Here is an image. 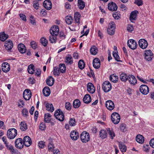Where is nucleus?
Masks as SVG:
<instances>
[{
    "label": "nucleus",
    "mask_w": 154,
    "mask_h": 154,
    "mask_svg": "<svg viewBox=\"0 0 154 154\" xmlns=\"http://www.w3.org/2000/svg\"><path fill=\"white\" fill-rule=\"evenodd\" d=\"M2 140L5 145L7 149L10 151L12 154H18V151L14 147L7 141L6 137L4 136L2 137Z\"/></svg>",
    "instance_id": "nucleus-1"
},
{
    "label": "nucleus",
    "mask_w": 154,
    "mask_h": 154,
    "mask_svg": "<svg viewBox=\"0 0 154 154\" xmlns=\"http://www.w3.org/2000/svg\"><path fill=\"white\" fill-rule=\"evenodd\" d=\"M54 116L56 119L60 121H63L64 119V114L61 110L58 109L55 112Z\"/></svg>",
    "instance_id": "nucleus-2"
},
{
    "label": "nucleus",
    "mask_w": 154,
    "mask_h": 154,
    "mask_svg": "<svg viewBox=\"0 0 154 154\" xmlns=\"http://www.w3.org/2000/svg\"><path fill=\"white\" fill-rule=\"evenodd\" d=\"M17 134V131L16 129L13 128L9 129L7 132L8 137L10 139H14Z\"/></svg>",
    "instance_id": "nucleus-3"
},
{
    "label": "nucleus",
    "mask_w": 154,
    "mask_h": 154,
    "mask_svg": "<svg viewBox=\"0 0 154 154\" xmlns=\"http://www.w3.org/2000/svg\"><path fill=\"white\" fill-rule=\"evenodd\" d=\"M111 117L112 121L114 124H117L119 122L120 117L119 114L117 113L114 112L112 113Z\"/></svg>",
    "instance_id": "nucleus-4"
},
{
    "label": "nucleus",
    "mask_w": 154,
    "mask_h": 154,
    "mask_svg": "<svg viewBox=\"0 0 154 154\" xmlns=\"http://www.w3.org/2000/svg\"><path fill=\"white\" fill-rule=\"evenodd\" d=\"M80 138L81 141L83 142L86 143L90 140L89 134L86 131L82 132L80 135Z\"/></svg>",
    "instance_id": "nucleus-5"
},
{
    "label": "nucleus",
    "mask_w": 154,
    "mask_h": 154,
    "mask_svg": "<svg viewBox=\"0 0 154 154\" xmlns=\"http://www.w3.org/2000/svg\"><path fill=\"white\" fill-rule=\"evenodd\" d=\"M145 59L148 61L151 60L153 57V54L150 50H146L144 54Z\"/></svg>",
    "instance_id": "nucleus-6"
},
{
    "label": "nucleus",
    "mask_w": 154,
    "mask_h": 154,
    "mask_svg": "<svg viewBox=\"0 0 154 154\" xmlns=\"http://www.w3.org/2000/svg\"><path fill=\"white\" fill-rule=\"evenodd\" d=\"M15 145L17 148L20 149H22L24 145L22 139L20 138L16 139L15 141Z\"/></svg>",
    "instance_id": "nucleus-7"
},
{
    "label": "nucleus",
    "mask_w": 154,
    "mask_h": 154,
    "mask_svg": "<svg viewBox=\"0 0 154 154\" xmlns=\"http://www.w3.org/2000/svg\"><path fill=\"white\" fill-rule=\"evenodd\" d=\"M111 85L108 81H105L102 85V88L104 91L106 92H108L111 89Z\"/></svg>",
    "instance_id": "nucleus-8"
},
{
    "label": "nucleus",
    "mask_w": 154,
    "mask_h": 154,
    "mask_svg": "<svg viewBox=\"0 0 154 154\" xmlns=\"http://www.w3.org/2000/svg\"><path fill=\"white\" fill-rule=\"evenodd\" d=\"M31 95V92L29 89H26L23 92V97L26 100H29L30 99Z\"/></svg>",
    "instance_id": "nucleus-9"
},
{
    "label": "nucleus",
    "mask_w": 154,
    "mask_h": 154,
    "mask_svg": "<svg viewBox=\"0 0 154 154\" xmlns=\"http://www.w3.org/2000/svg\"><path fill=\"white\" fill-rule=\"evenodd\" d=\"M127 44L128 46L133 50L136 49L137 46V43L133 39L129 40L128 41Z\"/></svg>",
    "instance_id": "nucleus-10"
},
{
    "label": "nucleus",
    "mask_w": 154,
    "mask_h": 154,
    "mask_svg": "<svg viewBox=\"0 0 154 154\" xmlns=\"http://www.w3.org/2000/svg\"><path fill=\"white\" fill-rule=\"evenodd\" d=\"M140 91L144 95H146L149 91L148 87L146 85H141L140 88Z\"/></svg>",
    "instance_id": "nucleus-11"
},
{
    "label": "nucleus",
    "mask_w": 154,
    "mask_h": 154,
    "mask_svg": "<svg viewBox=\"0 0 154 154\" xmlns=\"http://www.w3.org/2000/svg\"><path fill=\"white\" fill-rule=\"evenodd\" d=\"M139 45L140 47L143 49L146 48L148 46L147 41L144 39H141L139 41Z\"/></svg>",
    "instance_id": "nucleus-12"
},
{
    "label": "nucleus",
    "mask_w": 154,
    "mask_h": 154,
    "mask_svg": "<svg viewBox=\"0 0 154 154\" xmlns=\"http://www.w3.org/2000/svg\"><path fill=\"white\" fill-rule=\"evenodd\" d=\"M105 104L106 108L109 110H112L114 108V104L113 102L111 100L107 101Z\"/></svg>",
    "instance_id": "nucleus-13"
},
{
    "label": "nucleus",
    "mask_w": 154,
    "mask_h": 154,
    "mask_svg": "<svg viewBox=\"0 0 154 154\" xmlns=\"http://www.w3.org/2000/svg\"><path fill=\"white\" fill-rule=\"evenodd\" d=\"M23 143L27 147L30 146L32 144V141L30 138L28 136H25L23 138Z\"/></svg>",
    "instance_id": "nucleus-14"
},
{
    "label": "nucleus",
    "mask_w": 154,
    "mask_h": 154,
    "mask_svg": "<svg viewBox=\"0 0 154 154\" xmlns=\"http://www.w3.org/2000/svg\"><path fill=\"white\" fill-rule=\"evenodd\" d=\"M108 8L109 10L114 11L117 10L118 7L115 3L111 2L108 4Z\"/></svg>",
    "instance_id": "nucleus-15"
},
{
    "label": "nucleus",
    "mask_w": 154,
    "mask_h": 154,
    "mask_svg": "<svg viewBox=\"0 0 154 154\" xmlns=\"http://www.w3.org/2000/svg\"><path fill=\"white\" fill-rule=\"evenodd\" d=\"M2 70L5 72H8L10 70V66L7 62H3L2 64Z\"/></svg>",
    "instance_id": "nucleus-16"
},
{
    "label": "nucleus",
    "mask_w": 154,
    "mask_h": 154,
    "mask_svg": "<svg viewBox=\"0 0 154 154\" xmlns=\"http://www.w3.org/2000/svg\"><path fill=\"white\" fill-rule=\"evenodd\" d=\"M59 32V29L58 26H55L50 30V33L51 35H55L57 36Z\"/></svg>",
    "instance_id": "nucleus-17"
},
{
    "label": "nucleus",
    "mask_w": 154,
    "mask_h": 154,
    "mask_svg": "<svg viewBox=\"0 0 154 154\" xmlns=\"http://www.w3.org/2000/svg\"><path fill=\"white\" fill-rule=\"evenodd\" d=\"M43 5L48 10H50L52 8V4L49 0H45L43 2Z\"/></svg>",
    "instance_id": "nucleus-18"
},
{
    "label": "nucleus",
    "mask_w": 154,
    "mask_h": 154,
    "mask_svg": "<svg viewBox=\"0 0 154 154\" xmlns=\"http://www.w3.org/2000/svg\"><path fill=\"white\" fill-rule=\"evenodd\" d=\"M5 49L7 51L10 50L13 48V44L12 41L10 40L6 42L4 45Z\"/></svg>",
    "instance_id": "nucleus-19"
},
{
    "label": "nucleus",
    "mask_w": 154,
    "mask_h": 154,
    "mask_svg": "<svg viewBox=\"0 0 154 154\" xmlns=\"http://www.w3.org/2000/svg\"><path fill=\"white\" fill-rule=\"evenodd\" d=\"M129 82L131 85H135L137 83V81L134 76L132 75H129Z\"/></svg>",
    "instance_id": "nucleus-20"
},
{
    "label": "nucleus",
    "mask_w": 154,
    "mask_h": 154,
    "mask_svg": "<svg viewBox=\"0 0 154 154\" xmlns=\"http://www.w3.org/2000/svg\"><path fill=\"white\" fill-rule=\"evenodd\" d=\"M87 90L90 93H94L95 91V88L93 84L91 83H88L87 86Z\"/></svg>",
    "instance_id": "nucleus-21"
},
{
    "label": "nucleus",
    "mask_w": 154,
    "mask_h": 154,
    "mask_svg": "<svg viewBox=\"0 0 154 154\" xmlns=\"http://www.w3.org/2000/svg\"><path fill=\"white\" fill-rule=\"evenodd\" d=\"M93 66L96 69L99 68L100 66V61L97 58H95L93 60Z\"/></svg>",
    "instance_id": "nucleus-22"
},
{
    "label": "nucleus",
    "mask_w": 154,
    "mask_h": 154,
    "mask_svg": "<svg viewBox=\"0 0 154 154\" xmlns=\"http://www.w3.org/2000/svg\"><path fill=\"white\" fill-rule=\"evenodd\" d=\"M44 104L45 106L46 109L48 111L51 112H53L54 110V108L51 103H47L46 102L44 103Z\"/></svg>",
    "instance_id": "nucleus-23"
},
{
    "label": "nucleus",
    "mask_w": 154,
    "mask_h": 154,
    "mask_svg": "<svg viewBox=\"0 0 154 154\" xmlns=\"http://www.w3.org/2000/svg\"><path fill=\"white\" fill-rule=\"evenodd\" d=\"M18 48L19 51L21 53H24L26 51L25 45L23 44H20L18 45Z\"/></svg>",
    "instance_id": "nucleus-24"
},
{
    "label": "nucleus",
    "mask_w": 154,
    "mask_h": 154,
    "mask_svg": "<svg viewBox=\"0 0 154 154\" xmlns=\"http://www.w3.org/2000/svg\"><path fill=\"white\" fill-rule=\"evenodd\" d=\"M138 13L137 11H135L132 12L130 17V20L131 22H133V21L135 20L136 19L137 14Z\"/></svg>",
    "instance_id": "nucleus-25"
},
{
    "label": "nucleus",
    "mask_w": 154,
    "mask_h": 154,
    "mask_svg": "<svg viewBox=\"0 0 154 154\" xmlns=\"http://www.w3.org/2000/svg\"><path fill=\"white\" fill-rule=\"evenodd\" d=\"M70 137L73 140H76L79 137V134L74 131H72L70 133Z\"/></svg>",
    "instance_id": "nucleus-26"
},
{
    "label": "nucleus",
    "mask_w": 154,
    "mask_h": 154,
    "mask_svg": "<svg viewBox=\"0 0 154 154\" xmlns=\"http://www.w3.org/2000/svg\"><path fill=\"white\" fill-rule=\"evenodd\" d=\"M120 78L121 81L126 82L128 80L129 75H128L126 74L122 73L120 75Z\"/></svg>",
    "instance_id": "nucleus-27"
},
{
    "label": "nucleus",
    "mask_w": 154,
    "mask_h": 154,
    "mask_svg": "<svg viewBox=\"0 0 154 154\" xmlns=\"http://www.w3.org/2000/svg\"><path fill=\"white\" fill-rule=\"evenodd\" d=\"M91 100V96L88 94H86L84 97L83 100L84 102L86 103H90Z\"/></svg>",
    "instance_id": "nucleus-28"
},
{
    "label": "nucleus",
    "mask_w": 154,
    "mask_h": 154,
    "mask_svg": "<svg viewBox=\"0 0 154 154\" xmlns=\"http://www.w3.org/2000/svg\"><path fill=\"white\" fill-rule=\"evenodd\" d=\"M136 141L139 143H142L144 141L143 137L140 134L137 135L136 138Z\"/></svg>",
    "instance_id": "nucleus-29"
},
{
    "label": "nucleus",
    "mask_w": 154,
    "mask_h": 154,
    "mask_svg": "<svg viewBox=\"0 0 154 154\" xmlns=\"http://www.w3.org/2000/svg\"><path fill=\"white\" fill-rule=\"evenodd\" d=\"M42 92L44 96H48L50 94V89L48 87H45L43 90Z\"/></svg>",
    "instance_id": "nucleus-30"
},
{
    "label": "nucleus",
    "mask_w": 154,
    "mask_h": 154,
    "mask_svg": "<svg viewBox=\"0 0 154 154\" xmlns=\"http://www.w3.org/2000/svg\"><path fill=\"white\" fill-rule=\"evenodd\" d=\"M20 126V128L22 131H25L27 129V124L24 121L21 122Z\"/></svg>",
    "instance_id": "nucleus-31"
},
{
    "label": "nucleus",
    "mask_w": 154,
    "mask_h": 154,
    "mask_svg": "<svg viewBox=\"0 0 154 154\" xmlns=\"http://www.w3.org/2000/svg\"><path fill=\"white\" fill-rule=\"evenodd\" d=\"M90 52L91 54L95 55L98 53V50L95 46H93L90 48Z\"/></svg>",
    "instance_id": "nucleus-32"
},
{
    "label": "nucleus",
    "mask_w": 154,
    "mask_h": 154,
    "mask_svg": "<svg viewBox=\"0 0 154 154\" xmlns=\"http://www.w3.org/2000/svg\"><path fill=\"white\" fill-rule=\"evenodd\" d=\"M8 38V35L5 33L4 32L0 33V40L3 42L5 41Z\"/></svg>",
    "instance_id": "nucleus-33"
},
{
    "label": "nucleus",
    "mask_w": 154,
    "mask_h": 154,
    "mask_svg": "<svg viewBox=\"0 0 154 154\" xmlns=\"http://www.w3.org/2000/svg\"><path fill=\"white\" fill-rule=\"evenodd\" d=\"M54 79L52 77L50 76L47 80L46 83L48 85L52 86L54 84Z\"/></svg>",
    "instance_id": "nucleus-34"
},
{
    "label": "nucleus",
    "mask_w": 154,
    "mask_h": 154,
    "mask_svg": "<svg viewBox=\"0 0 154 154\" xmlns=\"http://www.w3.org/2000/svg\"><path fill=\"white\" fill-rule=\"evenodd\" d=\"M59 68L60 72L62 73L65 72L66 67L65 64L64 63H60L59 64Z\"/></svg>",
    "instance_id": "nucleus-35"
},
{
    "label": "nucleus",
    "mask_w": 154,
    "mask_h": 154,
    "mask_svg": "<svg viewBox=\"0 0 154 154\" xmlns=\"http://www.w3.org/2000/svg\"><path fill=\"white\" fill-rule=\"evenodd\" d=\"M99 135L102 138L104 139L107 137V132L106 130H102L99 132Z\"/></svg>",
    "instance_id": "nucleus-36"
},
{
    "label": "nucleus",
    "mask_w": 154,
    "mask_h": 154,
    "mask_svg": "<svg viewBox=\"0 0 154 154\" xmlns=\"http://www.w3.org/2000/svg\"><path fill=\"white\" fill-rule=\"evenodd\" d=\"M65 62L68 64H72L73 62L72 57L70 55H69L66 57Z\"/></svg>",
    "instance_id": "nucleus-37"
},
{
    "label": "nucleus",
    "mask_w": 154,
    "mask_h": 154,
    "mask_svg": "<svg viewBox=\"0 0 154 154\" xmlns=\"http://www.w3.org/2000/svg\"><path fill=\"white\" fill-rule=\"evenodd\" d=\"M81 102L78 99H76L73 102V107L75 108H79L80 106Z\"/></svg>",
    "instance_id": "nucleus-38"
},
{
    "label": "nucleus",
    "mask_w": 154,
    "mask_h": 154,
    "mask_svg": "<svg viewBox=\"0 0 154 154\" xmlns=\"http://www.w3.org/2000/svg\"><path fill=\"white\" fill-rule=\"evenodd\" d=\"M119 147L120 149L122 152H125L126 150V147L124 144L122 142L119 143Z\"/></svg>",
    "instance_id": "nucleus-39"
},
{
    "label": "nucleus",
    "mask_w": 154,
    "mask_h": 154,
    "mask_svg": "<svg viewBox=\"0 0 154 154\" xmlns=\"http://www.w3.org/2000/svg\"><path fill=\"white\" fill-rule=\"evenodd\" d=\"M78 6L80 9H83L85 7V3L82 0H78Z\"/></svg>",
    "instance_id": "nucleus-40"
},
{
    "label": "nucleus",
    "mask_w": 154,
    "mask_h": 154,
    "mask_svg": "<svg viewBox=\"0 0 154 154\" xmlns=\"http://www.w3.org/2000/svg\"><path fill=\"white\" fill-rule=\"evenodd\" d=\"M51 114L50 113H46L45 115V119L44 120L45 122L47 123L49 122L51 120Z\"/></svg>",
    "instance_id": "nucleus-41"
},
{
    "label": "nucleus",
    "mask_w": 154,
    "mask_h": 154,
    "mask_svg": "<svg viewBox=\"0 0 154 154\" xmlns=\"http://www.w3.org/2000/svg\"><path fill=\"white\" fill-rule=\"evenodd\" d=\"M80 14L79 12H76L74 14L75 19L77 23H80Z\"/></svg>",
    "instance_id": "nucleus-42"
},
{
    "label": "nucleus",
    "mask_w": 154,
    "mask_h": 154,
    "mask_svg": "<svg viewBox=\"0 0 154 154\" xmlns=\"http://www.w3.org/2000/svg\"><path fill=\"white\" fill-rule=\"evenodd\" d=\"M72 17L71 16H67L65 18L66 23L69 25L71 24L72 21Z\"/></svg>",
    "instance_id": "nucleus-43"
},
{
    "label": "nucleus",
    "mask_w": 154,
    "mask_h": 154,
    "mask_svg": "<svg viewBox=\"0 0 154 154\" xmlns=\"http://www.w3.org/2000/svg\"><path fill=\"white\" fill-rule=\"evenodd\" d=\"M60 70L57 67H54L53 69V73L54 75L58 76L60 75Z\"/></svg>",
    "instance_id": "nucleus-44"
},
{
    "label": "nucleus",
    "mask_w": 154,
    "mask_h": 154,
    "mask_svg": "<svg viewBox=\"0 0 154 154\" xmlns=\"http://www.w3.org/2000/svg\"><path fill=\"white\" fill-rule=\"evenodd\" d=\"M35 71L34 66L33 65H30L29 66L28 71L29 74H33Z\"/></svg>",
    "instance_id": "nucleus-45"
},
{
    "label": "nucleus",
    "mask_w": 154,
    "mask_h": 154,
    "mask_svg": "<svg viewBox=\"0 0 154 154\" xmlns=\"http://www.w3.org/2000/svg\"><path fill=\"white\" fill-rule=\"evenodd\" d=\"M106 129L109 134L110 135V138L111 139H113V137L115 136V134L114 132L112 131H111L109 128H107Z\"/></svg>",
    "instance_id": "nucleus-46"
},
{
    "label": "nucleus",
    "mask_w": 154,
    "mask_h": 154,
    "mask_svg": "<svg viewBox=\"0 0 154 154\" xmlns=\"http://www.w3.org/2000/svg\"><path fill=\"white\" fill-rule=\"evenodd\" d=\"M33 8L36 10H38L39 9V4L38 1L36 0L33 1Z\"/></svg>",
    "instance_id": "nucleus-47"
},
{
    "label": "nucleus",
    "mask_w": 154,
    "mask_h": 154,
    "mask_svg": "<svg viewBox=\"0 0 154 154\" xmlns=\"http://www.w3.org/2000/svg\"><path fill=\"white\" fill-rule=\"evenodd\" d=\"M78 66L79 68L82 69L84 68L85 64L82 60H80L78 62Z\"/></svg>",
    "instance_id": "nucleus-48"
},
{
    "label": "nucleus",
    "mask_w": 154,
    "mask_h": 154,
    "mask_svg": "<svg viewBox=\"0 0 154 154\" xmlns=\"http://www.w3.org/2000/svg\"><path fill=\"white\" fill-rule=\"evenodd\" d=\"M41 44L45 47L47 45L48 41V40L45 38H42L41 39Z\"/></svg>",
    "instance_id": "nucleus-49"
},
{
    "label": "nucleus",
    "mask_w": 154,
    "mask_h": 154,
    "mask_svg": "<svg viewBox=\"0 0 154 154\" xmlns=\"http://www.w3.org/2000/svg\"><path fill=\"white\" fill-rule=\"evenodd\" d=\"M45 142L44 141H40L38 143L39 147L41 149H43L45 146Z\"/></svg>",
    "instance_id": "nucleus-50"
},
{
    "label": "nucleus",
    "mask_w": 154,
    "mask_h": 154,
    "mask_svg": "<svg viewBox=\"0 0 154 154\" xmlns=\"http://www.w3.org/2000/svg\"><path fill=\"white\" fill-rule=\"evenodd\" d=\"M75 120L74 118L70 119L69 123L70 126H72L75 125Z\"/></svg>",
    "instance_id": "nucleus-51"
},
{
    "label": "nucleus",
    "mask_w": 154,
    "mask_h": 154,
    "mask_svg": "<svg viewBox=\"0 0 154 154\" xmlns=\"http://www.w3.org/2000/svg\"><path fill=\"white\" fill-rule=\"evenodd\" d=\"M113 56L114 58L115 59L118 61H120L119 60V57L118 54L116 52L113 51L112 52Z\"/></svg>",
    "instance_id": "nucleus-52"
},
{
    "label": "nucleus",
    "mask_w": 154,
    "mask_h": 154,
    "mask_svg": "<svg viewBox=\"0 0 154 154\" xmlns=\"http://www.w3.org/2000/svg\"><path fill=\"white\" fill-rule=\"evenodd\" d=\"M121 131L123 132H125L127 131L126 125L125 124H122L120 126Z\"/></svg>",
    "instance_id": "nucleus-53"
},
{
    "label": "nucleus",
    "mask_w": 154,
    "mask_h": 154,
    "mask_svg": "<svg viewBox=\"0 0 154 154\" xmlns=\"http://www.w3.org/2000/svg\"><path fill=\"white\" fill-rule=\"evenodd\" d=\"M55 35H51L49 36V41L51 43H55L56 41V38L54 37Z\"/></svg>",
    "instance_id": "nucleus-54"
},
{
    "label": "nucleus",
    "mask_w": 154,
    "mask_h": 154,
    "mask_svg": "<svg viewBox=\"0 0 154 154\" xmlns=\"http://www.w3.org/2000/svg\"><path fill=\"white\" fill-rule=\"evenodd\" d=\"M107 31L109 35H113L115 32V29L109 28L107 29Z\"/></svg>",
    "instance_id": "nucleus-55"
},
{
    "label": "nucleus",
    "mask_w": 154,
    "mask_h": 154,
    "mask_svg": "<svg viewBox=\"0 0 154 154\" xmlns=\"http://www.w3.org/2000/svg\"><path fill=\"white\" fill-rule=\"evenodd\" d=\"M48 150L50 151L53 152L54 149V147L53 144L51 143H49L48 145Z\"/></svg>",
    "instance_id": "nucleus-56"
},
{
    "label": "nucleus",
    "mask_w": 154,
    "mask_h": 154,
    "mask_svg": "<svg viewBox=\"0 0 154 154\" xmlns=\"http://www.w3.org/2000/svg\"><path fill=\"white\" fill-rule=\"evenodd\" d=\"M28 81L29 83L32 85L34 84L35 82V79L33 77L29 78Z\"/></svg>",
    "instance_id": "nucleus-57"
},
{
    "label": "nucleus",
    "mask_w": 154,
    "mask_h": 154,
    "mask_svg": "<svg viewBox=\"0 0 154 154\" xmlns=\"http://www.w3.org/2000/svg\"><path fill=\"white\" fill-rule=\"evenodd\" d=\"M65 108L66 109L68 110H70L71 108V104L69 102H67L65 104Z\"/></svg>",
    "instance_id": "nucleus-58"
},
{
    "label": "nucleus",
    "mask_w": 154,
    "mask_h": 154,
    "mask_svg": "<svg viewBox=\"0 0 154 154\" xmlns=\"http://www.w3.org/2000/svg\"><path fill=\"white\" fill-rule=\"evenodd\" d=\"M134 30L133 26L131 25H128L127 27V31L130 32H132Z\"/></svg>",
    "instance_id": "nucleus-59"
},
{
    "label": "nucleus",
    "mask_w": 154,
    "mask_h": 154,
    "mask_svg": "<svg viewBox=\"0 0 154 154\" xmlns=\"http://www.w3.org/2000/svg\"><path fill=\"white\" fill-rule=\"evenodd\" d=\"M134 3L139 6H141L143 4V2L142 0H135Z\"/></svg>",
    "instance_id": "nucleus-60"
},
{
    "label": "nucleus",
    "mask_w": 154,
    "mask_h": 154,
    "mask_svg": "<svg viewBox=\"0 0 154 154\" xmlns=\"http://www.w3.org/2000/svg\"><path fill=\"white\" fill-rule=\"evenodd\" d=\"M110 26L109 28L112 29H115L116 28V25L113 21H111L109 23Z\"/></svg>",
    "instance_id": "nucleus-61"
},
{
    "label": "nucleus",
    "mask_w": 154,
    "mask_h": 154,
    "mask_svg": "<svg viewBox=\"0 0 154 154\" xmlns=\"http://www.w3.org/2000/svg\"><path fill=\"white\" fill-rule=\"evenodd\" d=\"M22 113L24 116H27L28 115V110L25 109H23L22 111Z\"/></svg>",
    "instance_id": "nucleus-62"
},
{
    "label": "nucleus",
    "mask_w": 154,
    "mask_h": 154,
    "mask_svg": "<svg viewBox=\"0 0 154 154\" xmlns=\"http://www.w3.org/2000/svg\"><path fill=\"white\" fill-rule=\"evenodd\" d=\"M31 47L33 49H35L37 47V44L36 42L34 41H32L31 42Z\"/></svg>",
    "instance_id": "nucleus-63"
},
{
    "label": "nucleus",
    "mask_w": 154,
    "mask_h": 154,
    "mask_svg": "<svg viewBox=\"0 0 154 154\" xmlns=\"http://www.w3.org/2000/svg\"><path fill=\"white\" fill-rule=\"evenodd\" d=\"M21 19L24 21H26V16L23 14H20L19 15Z\"/></svg>",
    "instance_id": "nucleus-64"
}]
</instances>
